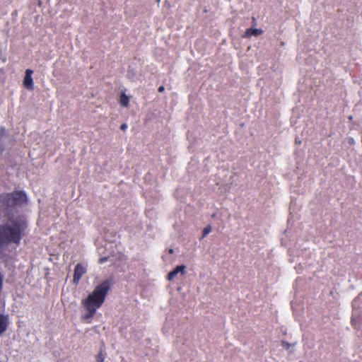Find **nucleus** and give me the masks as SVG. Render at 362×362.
Returning a JSON list of instances; mask_svg holds the SVG:
<instances>
[{
  "mask_svg": "<svg viewBox=\"0 0 362 362\" xmlns=\"http://www.w3.org/2000/svg\"><path fill=\"white\" fill-rule=\"evenodd\" d=\"M28 222L23 216L9 217L6 223L0 224V246L20 245L25 235Z\"/></svg>",
  "mask_w": 362,
  "mask_h": 362,
  "instance_id": "f257e3e1",
  "label": "nucleus"
},
{
  "mask_svg": "<svg viewBox=\"0 0 362 362\" xmlns=\"http://www.w3.org/2000/svg\"><path fill=\"white\" fill-rule=\"evenodd\" d=\"M112 285V279L103 281L96 286L86 298L81 300V305L86 310V313L83 316V319H90L95 315L97 310L104 303Z\"/></svg>",
  "mask_w": 362,
  "mask_h": 362,
  "instance_id": "f03ea898",
  "label": "nucleus"
},
{
  "mask_svg": "<svg viewBox=\"0 0 362 362\" xmlns=\"http://www.w3.org/2000/svg\"><path fill=\"white\" fill-rule=\"evenodd\" d=\"M14 206L10 193H3L0 194V212H4Z\"/></svg>",
  "mask_w": 362,
  "mask_h": 362,
  "instance_id": "7ed1b4c3",
  "label": "nucleus"
},
{
  "mask_svg": "<svg viewBox=\"0 0 362 362\" xmlns=\"http://www.w3.org/2000/svg\"><path fill=\"white\" fill-rule=\"evenodd\" d=\"M87 272L86 266L81 263H78L74 271L73 284L75 285L78 284L81 277Z\"/></svg>",
  "mask_w": 362,
  "mask_h": 362,
  "instance_id": "20e7f679",
  "label": "nucleus"
},
{
  "mask_svg": "<svg viewBox=\"0 0 362 362\" xmlns=\"http://www.w3.org/2000/svg\"><path fill=\"white\" fill-rule=\"evenodd\" d=\"M10 194L15 206L23 204L27 202V196L23 191H14Z\"/></svg>",
  "mask_w": 362,
  "mask_h": 362,
  "instance_id": "39448f33",
  "label": "nucleus"
},
{
  "mask_svg": "<svg viewBox=\"0 0 362 362\" xmlns=\"http://www.w3.org/2000/svg\"><path fill=\"white\" fill-rule=\"evenodd\" d=\"M33 74V71L29 69H26L25 71V77L23 83L24 87L29 90H34V83L32 77Z\"/></svg>",
  "mask_w": 362,
  "mask_h": 362,
  "instance_id": "423d86ee",
  "label": "nucleus"
},
{
  "mask_svg": "<svg viewBox=\"0 0 362 362\" xmlns=\"http://www.w3.org/2000/svg\"><path fill=\"white\" fill-rule=\"evenodd\" d=\"M186 267L184 264L177 266L173 271L169 272L167 276V279L168 281H172L173 279L179 274H185Z\"/></svg>",
  "mask_w": 362,
  "mask_h": 362,
  "instance_id": "0eeeda50",
  "label": "nucleus"
},
{
  "mask_svg": "<svg viewBox=\"0 0 362 362\" xmlns=\"http://www.w3.org/2000/svg\"><path fill=\"white\" fill-rule=\"evenodd\" d=\"M9 325L8 316L0 314V335L4 334L8 329Z\"/></svg>",
  "mask_w": 362,
  "mask_h": 362,
  "instance_id": "6e6552de",
  "label": "nucleus"
},
{
  "mask_svg": "<svg viewBox=\"0 0 362 362\" xmlns=\"http://www.w3.org/2000/svg\"><path fill=\"white\" fill-rule=\"evenodd\" d=\"M263 33V30L257 28H249L245 32V37H250L252 35L258 36Z\"/></svg>",
  "mask_w": 362,
  "mask_h": 362,
  "instance_id": "1a4fd4ad",
  "label": "nucleus"
},
{
  "mask_svg": "<svg viewBox=\"0 0 362 362\" xmlns=\"http://www.w3.org/2000/svg\"><path fill=\"white\" fill-rule=\"evenodd\" d=\"M119 103L123 107H128L129 104V98L124 93H121L119 96Z\"/></svg>",
  "mask_w": 362,
  "mask_h": 362,
  "instance_id": "9d476101",
  "label": "nucleus"
},
{
  "mask_svg": "<svg viewBox=\"0 0 362 362\" xmlns=\"http://www.w3.org/2000/svg\"><path fill=\"white\" fill-rule=\"evenodd\" d=\"M211 231V226L208 225L203 230L202 238L206 237Z\"/></svg>",
  "mask_w": 362,
  "mask_h": 362,
  "instance_id": "9b49d317",
  "label": "nucleus"
},
{
  "mask_svg": "<svg viewBox=\"0 0 362 362\" xmlns=\"http://www.w3.org/2000/svg\"><path fill=\"white\" fill-rule=\"evenodd\" d=\"M96 361H97L98 362H103V361H104V356H103V355L101 353H100L99 354H98V355H97V356H96Z\"/></svg>",
  "mask_w": 362,
  "mask_h": 362,
  "instance_id": "f8f14e48",
  "label": "nucleus"
},
{
  "mask_svg": "<svg viewBox=\"0 0 362 362\" xmlns=\"http://www.w3.org/2000/svg\"><path fill=\"white\" fill-rule=\"evenodd\" d=\"M127 128V124H122L121 126H120V129L122 130V131H125Z\"/></svg>",
  "mask_w": 362,
  "mask_h": 362,
  "instance_id": "ddd939ff",
  "label": "nucleus"
},
{
  "mask_svg": "<svg viewBox=\"0 0 362 362\" xmlns=\"http://www.w3.org/2000/svg\"><path fill=\"white\" fill-rule=\"evenodd\" d=\"M107 260V257H103V258H100L98 261V262L100 264H103L105 262H106Z\"/></svg>",
  "mask_w": 362,
  "mask_h": 362,
  "instance_id": "4468645a",
  "label": "nucleus"
},
{
  "mask_svg": "<svg viewBox=\"0 0 362 362\" xmlns=\"http://www.w3.org/2000/svg\"><path fill=\"white\" fill-rule=\"evenodd\" d=\"M158 92L162 93L165 90V87L163 86H161L158 88Z\"/></svg>",
  "mask_w": 362,
  "mask_h": 362,
  "instance_id": "2eb2a0df",
  "label": "nucleus"
},
{
  "mask_svg": "<svg viewBox=\"0 0 362 362\" xmlns=\"http://www.w3.org/2000/svg\"><path fill=\"white\" fill-rule=\"evenodd\" d=\"M283 345H284V346H285L286 348H288V346H289V344L287 342H285V341H283Z\"/></svg>",
  "mask_w": 362,
  "mask_h": 362,
  "instance_id": "dca6fc26",
  "label": "nucleus"
},
{
  "mask_svg": "<svg viewBox=\"0 0 362 362\" xmlns=\"http://www.w3.org/2000/svg\"><path fill=\"white\" fill-rule=\"evenodd\" d=\"M296 144H301V141L300 140H298L297 139H296Z\"/></svg>",
  "mask_w": 362,
  "mask_h": 362,
  "instance_id": "f3484780",
  "label": "nucleus"
},
{
  "mask_svg": "<svg viewBox=\"0 0 362 362\" xmlns=\"http://www.w3.org/2000/svg\"><path fill=\"white\" fill-rule=\"evenodd\" d=\"M173 252H174V251H173V249L169 250V252H170V254H173Z\"/></svg>",
  "mask_w": 362,
  "mask_h": 362,
  "instance_id": "a211bd4d",
  "label": "nucleus"
},
{
  "mask_svg": "<svg viewBox=\"0 0 362 362\" xmlns=\"http://www.w3.org/2000/svg\"><path fill=\"white\" fill-rule=\"evenodd\" d=\"M0 258H4V256L2 255V252L0 251Z\"/></svg>",
  "mask_w": 362,
  "mask_h": 362,
  "instance_id": "6ab92c4d",
  "label": "nucleus"
},
{
  "mask_svg": "<svg viewBox=\"0 0 362 362\" xmlns=\"http://www.w3.org/2000/svg\"><path fill=\"white\" fill-rule=\"evenodd\" d=\"M352 118H353V117H352V116H350V117H349V119L350 120H351V119H352Z\"/></svg>",
  "mask_w": 362,
  "mask_h": 362,
  "instance_id": "aec40b11",
  "label": "nucleus"
}]
</instances>
